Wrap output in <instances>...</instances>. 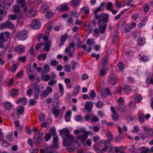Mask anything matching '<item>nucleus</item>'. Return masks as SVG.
<instances>
[{
    "mask_svg": "<svg viewBox=\"0 0 153 153\" xmlns=\"http://www.w3.org/2000/svg\"><path fill=\"white\" fill-rule=\"evenodd\" d=\"M24 48H23V46L17 47L15 48V51L19 52H23L24 51Z\"/></svg>",
    "mask_w": 153,
    "mask_h": 153,
    "instance_id": "obj_23",
    "label": "nucleus"
},
{
    "mask_svg": "<svg viewBox=\"0 0 153 153\" xmlns=\"http://www.w3.org/2000/svg\"><path fill=\"white\" fill-rule=\"evenodd\" d=\"M17 68V65L16 64H14L11 68V70L13 72H15Z\"/></svg>",
    "mask_w": 153,
    "mask_h": 153,
    "instance_id": "obj_52",
    "label": "nucleus"
},
{
    "mask_svg": "<svg viewBox=\"0 0 153 153\" xmlns=\"http://www.w3.org/2000/svg\"><path fill=\"white\" fill-rule=\"evenodd\" d=\"M75 46V44L74 45L73 43H70L68 47L66 48L65 50V51L66 53H68L69 52L71 48H74Z\"/></svg>",
    "mask_w": 153,
    "mask_h": 153,
    "instance_id": "obj_18",
    "label": "nucleus"
},
{
    "mask_svg": "<svg viewBox=\"0 0 153 153\" xmlns=\"http://www.w3.org/2000/svg\"><path fill=\"white\" fill-rule=\"evenodd\" d=\"M25 128L27 133L29 134H30L31 133V131L30 130V128L27 126H26Z\"/></svg>",
    "mask_w": 153,
    "mask_h": 153,
    "instance_id": "obj_61",
    "label": "nucleus"
},
{
    "mask_svg": "<svg viewBox=\"0 0 153 153\" xmlns=\"http://www.w3.org/2000/svg\"><path fill=\"white\" fill-rule=\"evenodd\" d=\"M49 132L50 134H51L53 136H56V133L55 129L51 128L50 129Z\"/></svg>",
    "mask_w": 153,
    "mask_h": 153,
    "instance_id": "obj_25",
    "label": "nucleus"
},
{
    "mask_svg": "<svg viewBox=\"0 0 153 153\" xmlns=\"http://www.w3.org/2000/svg\"><path fill=\"white\" fill-rule=\"evenodd\" d=\"M28 35L27 32L25 31H22L18 34L19 39L21 41H24L26 39Z\"/></svg>",
    "mask_w": 153,
    "mask_h": 153,
    "instance_id": "obj_5",
    "label": "nucleus"
},
{
    "mask_svg": "<svg viewBox=\"0 0 153 153\" xmlns=\"http://www.w3.org/2000/svg\"><path fill=\"white\" fill-rule=\"evenodd\" d=\"M23 71H22L18 72L16 75V76L17 78H19L22 76L23 74Z\"/></svg>",
    "mask_w": 153,
    "mask_h": 153,
    "instance_id": "obj_57",
    "label": "nucleus"
},
{
    "mask_svg": "<svg viewBox=\"0 0 153 153\" xmlns=\"http://www.w3.org/2000/svg\"><path fill=\"white\" fill-rule=\"evenodd\" d=\"M144 115L143 114H140L139 115V120L141 122L143 123L144 122Z\"/></svg>",
    "mask_w": 153,
    "mask_h": 153,
    "instance_id": "obj_36",
    "label": "nucleus"
},
{
    "mask_svg": "<svg viewBox=\"0 0 153 153\" xmlns=\"http://www.w3.org/2000/svg\"><path fill=\"white\" fill-rule=\"evenodd\" d=\"M59 112V110L58 109H57L56 107H53L52 111V113L53 114H55V116L56 117L58 116Z\"/></svg>",
    "mask_w": 153,
    "mask_h": 153,
    "instance_id": "obj_16",
    "label": "nucleus"
},
{
    "mask_svg": "<svg viewBox=\"0 0 153 153\" xmlns=\"http://www.w3.org/2000/svg\"><path fill=\"white\" fill-rule=\"evenodd\" d=\"M80 87L79 85H77L74 88V90L73 92V96L74 97L76 96L79 91Z\"/></svg>",
    "mask_w": 153,
    "mask_h": 153,
    "instance_id": "obj_15",
    "label": "nucleus"
},
{
    "mask_svg": "<svg viewBox=\"0 0 153 153\" xmlns=\"http://www.w3.org/2000/svg\"><path fill=\"white\" fill-rule=\"evenodd\" d=\"M117 80V76L114 73H112L109 75L108 81L111 84L113 85H116Z\"/></svg>",
    "mask_w": 153,
    "mask_h": 153,
    "instance_id": "obj_4",
    "label": "nucleus"
},
{
    "mask_svg": "<svg viewBox=\"0 0 153 153\" xmlns=\"http://www.w3.org/2000/svg\"><path fill=\"white\" fill-rule=\"evenodd\" d=\"M96 96V94L94 91V90H92L91 91V93L90 94V97L91 98H94Z\"/></svg>",
    "mask_w": 153,
    "mask_h": 153,
    "instance_id": "obj_60",
    "label": "nucleus"
},
{
    "mask_svg": "<svg viewBox=\"0 0 153 153\" xmlns=\"http://www.w3.org/2000/svg\"><path fill=\"white\" fill-rule=\"evenodd\" d=\"M51 42L50 41H48L45 43V47L44 48L43 50L46 51H49L50 48L51 46Z\"/></svg>",
    "mask_w": 153,
    "mask_h": 153,
    "instance_id": "obj_13",
    "label": "nucleus"
},
{
    "mask_svg": "<svg viewBox=\"0 0 153 153\" xmlns=\"http://www.w3.org/2000/svg\"><path fill=\"white\" fill-rule=\"evenodd\" d=\"M88 132H84V134L82 135H79L76 137V138L79 139H81V141L82 143H83L88 137Z\"/></svg>",
    "mask_w": 153,
    "mask_h": 153,
    "instance_id": "obj_7",
    "label": "nucleus"
},
{
    "mask_svg": "<svg viewBox=\"0 0 153 153\" xmlns=\"http://www.w3.org/2000/svg\"><path fill=\"white\" fill-rule=\"evenodd\" d=\"M91 118V114H86L84 117V119L85 120L87 121L89 119H90Z\"/></svg>",
    "mask_w": 153,
    "mask_h": 153,
    "instance_id": "obj_59",
    "label": "nucleus"
},
{
    "mask_svg": "<svg viewBox=\"0 0 153 153\" xmlns=\"http://www.w3.org/2000/svg\"><path fill=\"white\" fill-rule=\"evenodd\" d=\"M80 2L79 0H73L71 1V3L73 7H76L79 5Z\"/></svg>",
    "mask_w": 153,
    "mask_h": 153,
    "instance_id": "obj_14",
    "label": "nucleus"
},
{
    "mask_svg": "<svg viewBox=\"0 0 153 153\" xmlns=\"http://www.w3.org/2000/svg\"><path fill=\"white\" fill-rule=\"evenodd\" d=\"M108 56H105L103 59L102 62L104 63H108Z\"/></svg>",
    "mask_w": 153,
    "mask_h": 153,
    "instance_id": "obj_62",
    "label": "nucleus"
},
{
    "mask_svg": "<svg viewBox=\"0 0 153 153\" xmlns=\"http://www.w3.org/2000/svg\"><path fill=\"white\" fill-rule=\"evenodd\" d=\"M94 149L97 153H103L102 149H100L99 148L97 147L96 146H94Z\"/></svg>",
    "mask_w": 153,
    "mask_h": 153,
    "instance_id": "obj_28",
    "label": "nucleus"
},
{
    "mask_svg": "<svg viewBox=\"0 0 153 153\" xmlns=\"http://www.w3.org/2000/svg\"><path fill=\"white\" fill-rule=\"evenodd\" d=\"M140 136L143 140H144L147 137V134L145 132H143L140 134Z\"/></svg>",
    "mask_w": 153,
    "mask_h": 153,
    "instance_id": "obj_41",
    "label": "nucleus"
},
{
    "mask_svg": "<svg viewBox=\"0 0 153 153\" xmlns=\"http://www.w3.org/2000/svg\"><path fill=\"white\" fill-rule=\"evenodd\" d=\"M22 104L24 105H26L27 104V100L26 99V98L25 97H23L22 98Z\"/></svg>",
    "mask_w": 153,
    "mask_h": 153,
    "instance_id": "obj_46",
    "label": "nucleus"
},
{
    "mask_svg": "<svg viewBox=\"0 0 153 153\" xmlns=\"http://www.w3.org/2000/svg\"><path fill=\"white\" fill-rule=\"evenodd\" d=\"M138 44L140 46H141L144 44L145 39L144 37H140L137 41Z\"/></svg>",
    "mask_w": 153,
    "mask_h": 153,
    "instance_id": "obj_10",
    "label": "nucleus"
},
{
    "mask_svg": "<svg viewBox=\"0 0 153 153\" xmlns=\"http://www.w3.org/2000/svg\"><path fill=\"white\" fill-rule=\"evenodd\" d=\"M144 11L146 13L149 9V7L148 4L144 5L143 7Z\"/></svg>",
    "mask_w": 153,
    "mask_h": 153,
    "instance_id": "obj_53",
    "label": "nucleus"
},
{
    "mask_svg": "<svg viewBox=\"0 0 153 153\" xmlns=\"http://www.w3.org/2000/svg\"><path fill=\"white\" fill-rule=\"evenodd\" d=\"M71 63H72L71 68L73 69V70H74L76 68V65H78V63L74 61H72L71 62Z\"/></svg>",
    "mask_w": 153,
    "mask_h": 153,
    "instance_id": "obj_31",
    "label": "nucleus"
},
{
    "mask_svg": "<svg viewBox=\"0 0 153 153\" xmlns=\"http://www.w3.org/2000/svg\"><path fill=\"white\" fill-rule=\"evenodd\" d=\"M146 82L148 84H153V79L151 77H148L146 81Z\"/></svg>",
    "mask_w": 153,
    "mask_h": 153,
    "instance_id": "obj_24",
    "label": "nucleus"
},
{
    "mask_svg": "<svg viewBox=\"0 0 153 153\" xmlns=\"http://www.w3.org/2000/svg\"><path fill=\"white\" fill-rule=\"evenodd\" d=\"M24 111V107L22 105L19 106L17 110V114L19 115L22 114Z\"/></svg>",
    "mask_w": 153,
    "mask_h": 153,
    "instance_id": "obj_11",
    "label": "nucleus"
},
{
    "mask_svg": "<svg viewBox=\"0 0 153 153\" xmlns=\"http://www.w3.org/2000/svg\"><path fill=\"white\" fill-rule=\"evenodd\" d=\"M87 27H88V31L89 33H91L93 30V27H92L90 24H88L87 25Z\"/></svg>",
    "mask_w": 153,
    "mask_h": 153,
    "instance_id": "obj_48",
    "label": "nucleus"
},
{
    "mask_svg": "<svg viewBox=\"0 0 153 153\" xmlns=\"http://www.w3.org/2000/svg\"><path fill=\"white\" fill-rule=\"evenodd\" d=\"M58 63L57 62L54 60H52L51 62V64L52 66H54L57 65Z\"/></svg>",
    "mask_w": 153,
    "mask_h": 153,
    "instance_id": "obj_58",
    "label": "nucleus"
},
{
    "mask_svg": "<svg viewBox=\"0 0 153 153\" xmlns=\"http://www.w3.org/2000/svg\"><path fill=\"white\" fill-rule=\"evenodd\" d=\"M118 67L120 70H122L124 68V65L122 62H120L118 63Z\"/></svg>",
    "mask_w": 153,
    "mask_h": 153,
    "instance_id": "obj_40",
    "label": "nucleus"
},
{
    "mask_svg": "<svg viewBox=\"0 0 153 153\" xmlns=\"http://www.w3.org/2000/svg\"><path fill=\"white\" fill-rule=\"evenodd\" d=\"M67 34H65L64 36H62L61 38V42H64L65 41L67 38Z\"/></svg>",
    "mask_w": 153,
    "mask_h": 153,
    "instance_id": "obj_34",
    "label": "nucleus"
},
{
    "mask_svg": "<svg viewBox=\"0 0 153 153\" xmlns=\"http://www.w3.org/2000/svg\"><path fill=\"white\" fill-rule=\"evenodd\" d=\"M60 7V8H59V12H61L62 11L67 10L68 9V8L67 5L65 4L64 5H62Z\"/></svg>",
    "mask_w": 153,
    "mask_h": 153,
    "instance_id": "obj_19",
    "label": "nucleus"
},
{
    "mask_svg": "<svg viewBox=\"0 0 153 153\" xmlns=\"http://www.w3.org/2000/svg\"><path fill=\"white\" fill-rule=\"evenodd\" d=\"M93 103L92 102H87L85 105V109L88 113L91 112L92 109Z\"/></svg>",
    "mask_w": 153,
    "mask_h": 153,
    "instance_id": "obj_9",
    "label": "nucleus"
},
{
    "mask_svg": "<svg viewBox=\"0 0 153 153\" xmlns=\"http://www.w3.org/2000/svg\"><path fill=\"white\" fill-rule=\"evenodd\" d=\"M46 153H57V151L53 149H48Z\"/></svg>",
    "mask_w": 153,
    "mask_h": 153,
    "instance_id": "obj_44",
    "label": "nucleus"
},
{
    "mask_svg": "<svg viewBox=\"0 0 153 153\" xmlns=\"http://www.w3.org/2000/svg\"><path fill=\"white\" fill-rule=\"evenodd\" d=\"M13 9L15 13H18L19 12L20 10V8L19 6L16 5L13 7Z\"/></svg>",
    "mask_w": 153,
    "mask_h": 153,
    "instance_id": "obj_27",
    "label": "nucleus"
},
{
    "mask_svg": "<svg viewBox=\"0 0 153 153\" xmlns=\"http://www.w3.org/2000/svg\"><path fill=\"white\" fill-rule=\"evenodd\" d=\"M115 140L116 141L120 142L122 140V137H121L118 136H117L116 138H115Z\"/></svg>",
    "mask_w": 153,
    "mask_h": 153,
    "instance_id": "obj_63",
    "label": "nucleus"
},
{
    "mask_svg": "<svg viewBox=\"0 0 153 153\" xmlns=\"http://www.w3.org/2000/svg\"><path fill=\"white\" fill-rule=\"evenodd\" d=\"M43 133L39 131L38 134H35L33 136V143L35 144L40 143L43 139Z\"/></svg>",
    "mask_w": 153,
    "mask_h": 153,
    "instance_id": "obj_2",
    "label": "nucleus"
},
{
    "mask_svg": "<svg viewBox=\"0 0 153 153\" xmlns=\"http://www.w3.org/2000/svg\"><path fill=\"white\" fill-rule=\"evenodd\" d=\"M142 97L140 95H138L136 97L135 100L137 102H140L142 100Z\"/></svg>",
    "mask_w": 153,
    "mask_h": 153,
    "instance_id": "obj_56",
    "label": "nucleus"
},
{
    "mask_svg": "<svg viewBox=\"0 0 153 153\" xmlns=\"http://www.w3.org/2000/svg\"><path fill=\"white\" fill-rule=\"evenodd\" d=\"M17 16L16 14L9 15L8 16V19L9 20H15L17 19Z\"/></svg>",
    "mask_w": 153,
    "mask_h": 153,
    "instance_id": "obj_21",
    "label": "nucleus"
},
{
    "mask_svg": "<svg viewBox=\"0 0 153 153\" xmlns=\"http://www.w3.org/2000/svg\"><path fill=\"white\" fill-rule=\"evenodd\" d=\"M6 138L7 140L10 142L12 141L13 140V137L10 135H9L7 136H6Z\"/></svg>",
    "mask_w": 153,
    "mask_h": 153,
    "instance_id": "obj_64",
    "label": "nucleus"
},
{
    "mask_svg": "<svg viewBox=\"0 0 153 153\" xmlns=\"http://www.w3.org/2000/svg\"><path fill=\"white\" fill-rule=\"evenodd\" d=\"M119 115L117 114H116V113L112 115V119L114 121H116L117 120V119L119 118Z\"/></svg>",
    "mask_w": 153,
    "mask_h": 153,
    "instance_id": "obj_33",
    "label": "nucleus"
},
{
    "mask_svg": "<svg viewBox=\"0 0 153 153\" xmlns=\"http://www.w3.org/2000/svg\"><path fill=\"white\" fill-rule=\"evenodd\" d=\"M58 86L60 93L63 92L64 89L63 88L62 85L61 83H59L58 84Z\"/></svg>",
    "mask_w": 153,
    "mask_h": 153,
    "instance_id": "obj_55",
    "label": "nucleus"
},
{
    "mask_svg": "<svg viewBox=\"0 0 153 153\" xmlns=\"http://www.w3.org/2000/svg\"><path fill=\"white\" fill-rule=\"evenodd\" d=\"M103 90L104 91L105 93L107 95H110L111 94V93L110 92V90L107 88H104Z\"/></svg>",
    "mask_w": 153,
    "mask_h": 153,
    "instance_id": "obj_51",
    "label": "nucleus"
},
{
    "mask_svg": "<svg viewBox=\"0 0 153 153\" xmlns=\"http://www.w3.org/2000/svg\"><path fill=\"white\" fill-rule=\"evenodd\" d=\"M53 16V13L51 12H47L46 17L47 18L49 19Z\"/></svg>",
    "mask_w": 153,
    "mask_h": 153,
    "instance_id": "obj_49",
    "label": "nucleus"
},
{
    "mask_svg": "<svg viewBox=\"0 0 153 153\" xmlns=\"http://www.w3.org/2000/svg\"><path fill=\"white\" fill-rule=\"evenodd\" d=\"M75 119L77 121H81L82 120V118L80 115H77L75 117Z\"/></svg>",
    "mask_w": 153,
    "mask_h": 153,
    "instance_id": "obj_45",
    "label": "nucleus"
},
{
    "mask_svg": "<svg viewBox=\"0 0 153 153\" xmlns=\"http://www.w3.org/2000/svg\"><path fill=\"white\" fill-rule=\"evenodd\" d=\"M51 136L49 134H46L45 136L44 137L45 141H48L49 140Z\"/></svg>",
    "mask_w": 153,
    "mask_h": 153,
    "instance_id": "obj_47",
    "label": "nucleus"
},
{
    "mask_svg": "<svg viewBox=\"0 0 153 153\" xmlns=\"http://www.w3.org/2000/svg\"><path fill=\"white\" fill-rule=\"evenodd\" d=\"M36 102L34 100H30L29 101V105L31 106H33L36 103Z\"/></svg>",
    "mask_w": 153,
    "mask_h": 153,
    "instance_id": "obj_42",
    "label": "nucleus"
},
{
    "mask_svg": "<svg viewBox=\"0 0 153 153\" xmlns=\"http://www.w3.org/2000/svg\"><path fill=\"white\" fill-rule=\"evenodd\" d=\"M103 105V103L101 102H99L96 103V106L97 108H101Z\"/></svg>",
    "mask_w": 153,
    "mask_h": 153,
    "instance_id": "obj_50",
    "label": "nucleus"
},
{
    "mask_svg": "<svg viewBox=\"0 0 153 153\" xmlns=\"http://www.w3.org/2000/svg\"><path fill=\"white\" fill-rule=\"evenodd\" d=\"M47 57V55L46 54H40L37 57V59L39 60H40L42 58L43 59H45Z\"/></svg>",
    "mask_w": 153,
    "mask_h": 153,
    "instance_id": "obj_22",
    "label": "nucleus"
},
{
    "mask_svg": "<svg viewBox=\"0 0 153 153\" xmlns=\"http://www.w3.org/2000/svg\"><path fill=\"white\" fill-rule=\"evenodd\" d=\"M109 15L105 13H102L101 14L100 18L99 19L98 23L106 24L109 21L108 17Z\"/></svg>",
    "mask_w": 153,
    "mask_h": 153,
    "instance_id": "obj_3",
    "label": "nucleus"
},
{
    "mask_svg": "<svg viewBox=\"0 0 153 153\" xmlns=\"http://www.w3.org/2000/svg\"><path fill=\"white\" fill-rule=\"evenodd\" d=\"M18 59L20 61H22L23 62H25L26 60V57L25 56H20L19 57Z\"/></svg>",
    "mask_w": 153,
    "mask_h": 153,
    "instance_id": "obj_54",
    "label": "nucleus"
},
{
    "mask_svg": "<svg viewBox=\"0 0 153 153\" xmlns=\"http://www.w3.org/2000/svg\"><path fill=\"white\" fill-rule=\"evenodd\" d=\"M59 134L63 139V143L64 146L68 148V151L72 152L75 149V146L73 142L74 137L70 134L69 131L66 128H63L59 132Z\"/></svg>",
    "mask_w": 153,
    "mask_h": 153,
    "instance_id": "obj_1",
    "label": "nucleus"
},
{
    "mask_svg": "<svg viewBox=\"0 0 153 153\" xmlns=\"http://www.w3.org/2000/svg\"><path fill=\"white\" fill-rule=\"evenodd\" d=\"M124 90L126 93L130 91L131 90L130 87L126 85H125Z\"/></svg>",
    "mask_w": 153,
    "mask_h": 153,
    "instance_id": "obj_26",
    "label": "nucleus"
},
{
    "mask_svg": "<svg viewBox=\"0 0 153 153\" xmlns=\"http://www.w3.org/2000/svg\"><path fill=\"white\" fill-rule=\"evenodd\" d=\"M99 119L97 117L92 116V119L91 120L92 122L95 123L96 122L98 121Z\"/></svg>",
    "mask_w": 153,
    "mask_h": 153,
    "instance_id": "obj_37",
    "label": "nucleus"
},
{
    "mask_svg": "<svg viewBox=\"0 0 153 153\" xmlns=\"http://www.w3.org/2000/svg\"><path fill=\"white\" fill-rule=\"evenodd\" d=\"M124 106L120 107H116V108L117 110L118 111L120 112H123L124 111Z\"/></svg>",
    "mask_w": 153,
    "mask_h": 153,
    "instance_id": "obj_38",
    "label": "nucleus"
},
{
    "mask_svg": "<svg viewBox=\"0 0 153 153\" xmlns=\"http://www.w3.org/2000/svg\"><path fill=\"white\" fill-rule=\"evenodd\" d=\"M112 5V3L111 2H108L107 3L106 6V9L107 10H110L111 7Z\"/></svg>",
    "mask_w": 153,
    "mask_h": 153,
    "instance_id": "obj_35",
    "label": "nucleus"
},
{
    "mask_svg": "<svg viewBox=\"0 0 153 153\" xmlns=\"http://www.w3.org/2000/svg\"><path fill=\"white\" fill-rule=\"evenodd\" d=\"M5 24L6 27L9 28L10 29H13L14 27V25L13 23L10 22L9 21H7Z\"/></svg>",
    "mask_w": 153,
    "mask_h": 153,
    "instance_id": "obj_12",
    "label": "nucleus"
},
{
    "mask_svg": "<svg viewBox=\"0 0 153 153\" xmlns=\"http://www.w3.org/2000/svg\"><path fill=\"white\" fill-rule=\"evenodd\" d=\"M31 27L35 30L39 29L41 25L40 21L36 19L33 20L31 23Z\"/></svg>",
    "mask_w": 153,
    "mask_h": 153,
    "instance_id": "obj_6",
    "label": "nucleus"
},
{
    "mask_svg": "<svg viewBox=\"0 0 153 153\" xmlns=\"http://www.w3.org/2000/svg\"><path fill=\"white\" fill-rule=\"evenodd\" d=\"M87 8V7H82L81 10V11L82 12L83 11H84V13L86 14H88L89 13V11L88 9H85Z\"/></svg>",
    "mask_w": 153,
    "mask_h": 153,
    "instance_id": "obj_29",
    "label": "nucleus"
},
{
    "mask_svg": "<svg viewBox=\"0 0 153 153\" xmlns=\"http://www.w3.org/2000/svg\"><path fill=\"white\" fill-rule=\"evenodd\" d=\"M45 76L43 80L45 81H47L49 80L50 79V76L49 74H46L45 75Z\"/></svg>",
    "mask_w": 153,
    "mask_h": 153,
    "instance_id": "obj_43",
    "label": "nucleus"
},
{
    "mask_svg": "<svg viewBox=\"0 0 153 153\" xmlns=\"http://www.w3.org/2000/svg\"><path fill=\"white\" fill-rule=\"evenodd\" d=\"M99 27V31L101 34L104 33L105 32V30L106 29L107 24H106L98 23Z\"/></svg>",
    "mask_w": 153,
    "mask_h": 153,
    "instance_id": "obj_8",
    "label": "nucleus"
},
{
    "mask_svg": "<svg viewBox=\"0 0 153 153\" xmlns=\"http://www.w3.org/2000/svg\"><path fill=\"white\" fill-rule=\"evenodd\" d=\"M5 108L8 110H9L11 109L12 107V104L11 103L7 102L4 103Z\"/></svg>",
    "mask_w": 153,
    "mask_h": 153,
    "instance_id": "obj_20",
    "label": "nucleus"
},
{
    "mask_svg": "<svg viewBox=\"0 0 153 153\" xmlns=\"http://www.w3.org/2000/svg\"><path fill=\"white\" fill-rule=\"evenodd\" d=\"M43 70L41 74H46L49 71L50 68L49 66L47 64H45L43 68Z\"/></svg>",
    "mask_w": 153,
    "mask_h": 153,
    "instance_id": "obj_17",
    "label": "nucleus"
},
{
    "mask_svg": "<svg viewBox=\"0 0 153 153\" xmlns=\"http://www.w3.org/2000/svg\"><path fill=\"white\" fill-rule=\"evenodd\" d=\"M56 83V81L54 79L51 80L48 82V85L50 86H52L55 84Z\"/></svg>",
    "mask_w": 153,
    "mask_h": 153,
    "instance_id": "obj_30",
    "label": "nucleus"
},
{
    "mask_svg": "<svg viewBox=\"0 0 153 153\" xmlns=\"http://www.w3.org/2000/svg\"><path fill=\"white\" fill-rule=\"evenodd\" d=\"M64 68L65 70L68 72H70V66L68 65H65L64 67Z\"/></svg>",
    "mask_w": 153,
    "mask_h": 153,
    "instance_id": "obj_39",
    "label": "nucleus"
},
{
    "mask_svg": "<svg viewBox=\"0 0 153 153\" xmlns=\"http://www.w3.org/2000/svg\"><path fill=\"white\" fill-rule=\"evenodd\" d=\"M36 14V12L33 9H31L30 11V16L34 17Z\"/></svg>",
    "mask_w": 153,
    "mask_h": 153,
    "instance_id": "obj_32",
    "label": "nucleus"
}]
</instances>
